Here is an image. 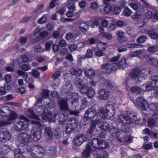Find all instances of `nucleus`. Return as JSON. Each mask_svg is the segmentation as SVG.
<instances>
[{
	"instance_id": "obj_19",
	"label": "nucleus",
	"mask_w": 158,
	"mask_h": 158,
	"mask_svg": "<svg viewBox=\"0 0 158 158\" xmlns=\"http://www.w3.org/2000/svg\"><path fill=\"white\" fill-rule=\"evenodd\" d=\"M84 72L86 75L89 77L90 79H93L95 76V71L92 69H85Z\"/></svg>"
},
{
	"instance_id": "obj_9",
	"label": "nucleus",
	"mask_w": 158,
	"mask_h": 158,
	"mask_svg": "<svg viewBox=\"0 0 158 158\" xmlns=\"http://www.w3.org/2000/svg\"><path fill=\"white\" fill-rule=\"evenodd\" d=\"M93 147L99 149H103L107 148L109 143L105 140L100 139H94L92 141Z\"/></svg>"
},
{
	"instance_id": "obj_15",
	"label": "nucleus",
	"mask_w": 158,
	"mask_h": 158,
	"mask_svg": "<svg viewBox=\"0 0 158 158\" xmlns=\"http://www.w3.org/2000/svg\"><path fill=\"white\" fill-rule=\"evenodd\" d=\"M96 112L93 107L89 108L85 112V117L87 119H91L93 118L96 115Z\"/></svg>"
},
{
	"instance_id": "obj_12",
	"label": "nucleus",
	"mask_w": 158,
	"mask_h": 158,
	"mask_svg": "<svg viewBox=\"0 0 158 158\" xmlns=\"http://www.w3.org/2000/svg\"><path fill=\"white\" fill-rule=\"evenodd\" d=\"M136 104L137 106L144 110H147L149 106L146 101L141 97H139L137 99Z\"/></svg>"
},
{
	"instance_id": "obj_42",
	"label": "nucleus",
	"mask_w": 158,
	"mask_h": 158,
	"mask_svg": "<svg viewBox=\"0 0 158 158\" xmlns=\"http://www.w3.org/2000/svg\"><path fill=\"white\" fill-rule=\"evenodd\" d=\"M87 92V96L90 98H92L95 95V91L92 88H90Z\"/></svg>"
},
{
	"instance_id": "obj_17",
	"label": "nucleus",
	"mask_w": 158,
	"mask_h": 158,
	"mask_svg": "<svg viewBox=\"0 0 158 158\" xmlns=\"http://www.w3.org/2000/svg\"><path fill=\"white\" fill-rule=\"evenodd\" d=\"M143 59L144 61L148 63L154 65L155 64L156 59L152 56L148 55H143Z\"/></svg>"
},
{
	"instance_id": "obj_20",
	"label": "nucleus",
	"mask_w": 158,
	"mask_h": 158,
	"mask_svg": "<svg viewBox=\"0 0 158 158\" xmlns=\"http://www.w3.org/2000/svg\"><path fill=\"white\" fill-rule=\"evenodd\" d=\"M89 27L87 22L82 21L80 22V29L83 33H85L87 31Z\"/></svg>"
},
{
	"instance_id": "obj_11",
	"label": "nucleus",
	"mask_w": 158,
	"mask_h": 158,
	"mask_svg": "<svg viewBox=\"0 0 158 158\" xmlns=\"http://www.w3.org/2000/svg\"><path fill=\"white\" fill-rule=\"evenodd\" d=\"M18 147V148L13 150L15 154V158H25L22 153L28 152L29 150L26 148H25L24 147H21L20 146H19Z\"/></svg>"
},
{
	"instance_id": "obj_5",
	"label": "nucleus",
	"mask_w": 158,
	"mask_h": 158,
	"mask_svg": "<svg viewBox=\"0 0 158 158\" xmlns=\"http://www.w3.org/2000/svg\"><path fill=\"white\" fill-rule=\"evenodd\" d=\"M158 88V76L152 75L149 78L148 85L145 84L141 86V89L144 91H150Z\"/></svg>"
},
{
	"instance_id": "obj_53",
	"label": "nucleus",
	"mask_w": 158,
	"mask_h": 158,
	"mask_svg": "<svg viewBox=\"0 0 158 158\" xmlns=\"http://www.w3.org/2000/svg\"><path fill=\"white\" fill-rule=\"evenodd\" d=\"M142 53V52L141 50L136 51L134 52H132L130 54L131 56L132 57H135L137 56L138 55Z\"/></svg>"
},
{
	"instance_id": "obj_18",
	"label": "nucleus",
	"mask_w": 158,
	"mask_h": 158,
	"mask_svg": "<svg viewBox=\"0 0 158 158\" xmlns=\"http://www.w3.org/2000/svg\"><path fill=\"white\" fill-rule=\"evenodd\" d=\"M11 110L8 106H4L0 109V114L3 117H6L9 114Z\"/></svg>"
},
{
	"instance_id": "obj_44",
	"label": "nucleus",
	"mask_w": 158,
	"mask_h": 158,
	"mask_svg": "<svg viewBox=\"0 0 158 158\" xmlns=\"http://www.w3.org/2000/svg\"><path fill=\"white\" fill-rule=\"evenodd\" d=\"M71 99L73 100L72 103L73 104L74 103L77 102L78 99V94L76 93H73L72 94Z\"/></svg>"
},
{
	"instance_id": "obj_56",
	"label": "nucleus",
	"mask_w": 158,
	"mask_h": 158,
	"mask_svg": "<svg viewBox=\"0 0 158 158\" xmlns=\"http://www.w3.org/2000/svg\"><path fill=\"white\" fill-rule=\"evenodd\" d=\"M79 71V69H77L73 68L70 69V72L72 74L75 75L76 76H78L79 75V73L78 72Z\"/></svg>"
},
{
	"instance_id": "obj_21",
	"label": "nucleus",
	"mask_w": 158,
	"mask_h": 158,
	"mask_svg": "<svg viewBox=\"0 0 158 158\" xmlns=\"http://www.w3.org/2000/svg\"><path fill=\"white\" fill-rule=\"evenodd\" d=\"M140 71L138 69H134L130 73L131 77L132 79H138L139 77Z\"/></svg>"
},
{
	"instance_id": "obj_58",
	"label": "nucleus",
	"mask_w": 158,
	"mask_h": 158,
	"mask_svg": "<svg viewBox=\"0 0 158 158\" xmlns=\"http://www.w3.org/2000/svg\"><path fill=\"white\" fill-rule=\"evenodd\" d=\"M41 9L39 8L38 10H35L33 13V15L34 18L36 19L38 16L41 13Z\"/></svg>"
},
{
	"instance_id": "obj_48",
	"label": "nucleus",
	"mask_w": 158,
	"mask_h": 158,
	"mask_svg": "<svg viewBox=\"0 0 158 158\" xmlns=\"http://www.w3.org/2000/svg\"><path fill=\"white\" fill-rule=\"evenodd\" d=\"M76 36L75 35L71 33H68L66 35V38L68 40L71 39H74L76 38Z\"/></svg>"
},
{
	"instance_id": "obj_49",
	"label": "nucleus",
	"mask_w": 158,
	"mask_h": 158,
	"mask_svg": "<svg viewBox=\"0 0 158 158\" xmlns=\"http://www.w3.org/2000/svg\"><path fill=\"white\" fill-rule=\"evenodd\" d=\"M147 122L148 126L150 127L154 126L156 123L155 120L152 118H148Z\"/></svg>"
},
{
	"instance_id": "obj_27",
	"label": "nucleus",
	"mask_w": 158,
	"mask_h": 158,
	"mask_svg": "<svg viewBox=\"0 0 158 158\" xmlns=\"http://www.w3.org/2000/svg\"><path fill=\"white\" fill-rule=\"evenodd\" d=\"M103 1L104 3L106 6L104 7V11L105 13L108 14L110 12L111 10V6L109 1Z\"/></svg>"
},
{
	"instance_id": "obj_28",
	"label": "nucleus",
	"mask_w": 158,
	"mask_h": 158,
	"mask_svg": "<svg viewBox=\"0 0 158 158\" xmlns=\"http://www.w3.org/2000/svg\"><path fill=\"white\" fill-rule=\"evenodd\" d=\"M149 108L152 110L154 111V115L158 114V105L157 104L152 103L149 106Z\"/></svg>"
},
{
	"instance_id": "obj_37",
	"label": "nucleus",
	"mask_w": 158,
	"mask_h": 158,
	"mask_svg": "<svg viewBox=\"0 0 158 158\" xmlns=\"http://www.w3.org/2000/svg\"><path fill=\"white\" fill-rule=\"evenodd\" d=\"M45 134L50 138L52 137V133L51 128L49 127H46L44 129Z\"/></svg>"
},
{
	"instance_id": "obj_24",
	"label": "nucleus",
	"mask_w": 158,
	"mask_h": 158,
	"mask_svg": "<svg viewBox=\"0 0 158 158\" xmlns=\"http://www.w3.org/2000/svg\"><path fill=\"white\" fill-rule=\"evenodd\" d=\"M78 122V120L76 119V118H71L68 121V125L73 127V128H76L77 126Z\"/></svg>"
},
{
	"instance_id": "obj_51",
	"label": "nucleus",
	"mask_w": 158,
	"mask_h": 158,
	"mask_svg": "<svg viewBox=\"0 0 158 158\" xmlns=\"http://www.w3.org/2000/svg\"><path fill=\"white\" fill-rule=\"evenodd\" d=\"M116 35L120 39H123L125 37V34L124 32L121 30L117 31L116 33Z\"/></svg>"
},
{
	"instance_id": "obj_14",
	"label": "nucleus",
	"mask_w": 158,
	"mask_h": 158,
	"mask_svg": "<svg viewBox=\"0 0 158 158\" xmlns=\"http://www.w3.org/2000/svg\"><path fill=\"white\" fill-rule=\"evenodd\" d=\"M98 98L100 99L107 100L110 94V92L107 89H101L98 90Z\"/></svg>"
},
{
	"instance_id": "obj_34",
	"label": "nucleus",
	"mask_w": 158,
	"mask_h": 158,
	"mask_svg": "<svg viewBox=\"0 0 158 158\" xmlns=\"http://www.w3.org/2000/svg\"><path fill=\"white\" fill-rule=\"evenodd\" d=\"M132 13V11L128 7H127L125 8L122 13V14L123 15L127 17H128L131 16Z\"/></svg>"
},
{
	"instance_id": "obj_8",
	"label": "nucleus",
	"mask_w": 158,
	"mask_h": 158,
	"mask_svg": "<svg viewBox=\"0 0 158 158\" xmlns=\"http://www.w3.org/2000/svg\"><path fill=\"white\" fill-rule=\"evenodd\" d=\"M44 149L41 146L36 145L33 147L30 151L31 156L35 158H41L44 155Z\"/></svg>"
},
{
	"instance_id": "obj_1",
	"label": "nucleus",
	"mask_w": 158,
	"mask_h": 158,
	"mask_svg": "<svg viewBox=\"0 0 158 158\" xmlns=\"http://www.w3.org/2000/svg\"><path fill=\"white\" fill-rule=\"evenodd\" d=\"M29 116L31 118L35 120L31 121V123L33 127V132L32 133L33 139L35 141H37L39 140L41 137L42 129V125L39 121L40 120L38 116L36 115L33 110L29 111ZM31 132H32L31 131Z\"/></svg>"
},
{
	"instance_id": "obj_47",
	"label": "nucleus",
	"mask_w": 158,
	"mask_h": 158,
	"mask_svg": "<svg viewBox=\"0 0 158 158\" xmlns=\"http://www.w3.org/2000/svg\"><path fill=\"white\" fill-rule=\"evenodd\" d=\"M99 121L98 120H94L92 122L90 125V131L93 132L94 130L95 129L96 125L97 123L98 124Z\"/></svg>"
},
{
	"instance_id": "obj_32",
	"label": "nucleus",
	"mask_w": 158,
	"mask_h": 158,
	"mask_svg": "<svg viewBox=\"0 0 158 158\" xmlns=\"http://www.w3.org/2000/svg\"><path fill=\"white\" fill-rule=\"evenodd\" d=\"M88 91V87L85 84H83L80 82V91L81 94H85Z\"/></svg>"
},
{
	"instance_id": "obj_59",
	"label": "nucleus",
	"mask_w": 158,
	"mask_h": 158,
	"mask_svg": "<svg viewBox=\"0 0 158 158\" xmlns=\"http://www.w3.org/2000/svg\"><path fill=\"white\" fill-rule=\"evenodd\" d=\"M67 43H66V41L63 39H61L59 41L58 43V45L60 47H65Z\"/></svg>"
},
{
	"instance_id": "obj_43",
	"label": "nucleus",
	"mask_w": 158,
	"mask_h": 158,
	"mask_svg": "<svg viewBox=\"0 0 158 158\" xmlns=\"http://www.w3.org/2000/svg\"><path fill=\"white\" fill-rule=\"evenodd\" d=\"M97 47L99 49L103 51L107 47L106 43L99 42L97 45Z\"/></svg>"
},
{
	"instance_id": "obj_6",
	"label": "nucleus",
	"mask_w": 158,
	"mask_h": 158,
	"mask_svg": "<svg viewBox=\"0 0 158 158\" xmlns=\"http://www.w3.org/2000/svg\"><path fill=\"white\" fill-rule=\"evenodd\" d=\"M31 136L27 133L22 132L19 134L17 137V141L21 145L27 148V145L31 142L32 141Z\"/></svg>"
},
{
	"instance_id": "obj_52",
	"label": "nucleus",
	"mask_w": 158,
	"mask_h": 158,
	"mask_svg": "<svg viewBox=\"0 0 158 158\" xmlns=\"http://www.w3.org/2000/svg\"><path fill=\"white\" fill-rule=\"evenodd\" d=\"M147 39V37L145 35L140 36L137 40V41L139 43H143Z\"/></svg>"
},
{
	"instance_id": "obj_2",
	"label": "nucleus",
	"mask_w": 158,
	"mask_h": 158,
	"mask_svg": "<svg viewBox=\"0 0 158 158\" xmlns=\"http://www.w3.org/2000/svg\"><path fill=\"white\" fill-rule=\"evenodd\" d=\"M118 119L124 125L129 126L135 121L137 124L143 125L146 123L145 118L142 119V122H141L140 119H137L136 114L133 112H128L127 115H119Z\"/></svg>"
},
{
	"instance_id": "obj_26",
	"label": "nucleus",
	"mask_w": 158,
	"mask_h": 158,
	"mask_svg": "<svg viewBox=\"0 0 158 158\" xmlns=\"http://www.w3.org/2000/svg\"><path fill=\"white\" fill-rule=\"evenodd\" d=\"M92 152L91 148L89 144H87L85 150L82 153V155L85 158H87L89 157Z\"/></svg>"
},
{
	"instance_id": "obj_41",
	"label": "nucleus",
	"mask_w": 158,
	"mask_h": 158,
	"mask_svg": "<svg viewBox=\"0 0 158 158\" xmlns=\"http://www.w3.org/2000/svg\"><path fill=\"white\" fill-rule=\"evenodd\" d=\"M1 150L2 153L6 154L9 151L10 149L9 146L5 145H3L1 147Z\"/></svg>"
},
{
	"instance_id": "obj_57",
	"label": "nucleus",
	"mask_w": 158,
	"mask_h": 158,
	"mask_svg": "<svg viewBox=\"0 0 158 158\" xmlns=\"http://www.w3.org/2000/svg\"><path fill=\"white\" fill-rule=\"evenodd\" d=\"M48 153L51 155H53L56 152V148L55 147H50Z\"/></svg>"
},
{
	"instance_id": "obj_50",
	"label": "nucleus",
	"mask_w": 158,
	"mask_h": 158,
	"mask_svg": "<svg viewBox=\"0 0 158 158\" xmlns=\"http://www.w3.org/2000/svg\"><path fill=\"white\" fill-rule=\"evenodd\" d=\"M46 103H47L46 105L50 108H53L55 106V104L52 100L48 99V101H47Z\"/></svg>"
},
{
	"instance_id": "obj_46",
	"label": "nucleus",
	"mask_w": 158,
	"mask_h": 158,
	"mask_svg": "<svg viewBox=\"0 0 158 158\" xmlns=\"http://www.w3.org/2000/svg\"><path fill=\"white\" fill-rule=\"evenodd\" d=\"M101 36L102 37L106 38L108 40H110L113 37L112 34L108 33H102Z\"/></svg>"
},
{
	"instance_id": "obj_16",
	"label": "nucleus",
	"mask_w": 158,
	"mask_h": 158,
	"mask_svg": "<svg viewBox=\"0 0 158 158\" xmlns=\"http://www.w3.org/2000/svg\"><path fill=\"white\" fill-rule=\"evenodd\" d=\"M58 102L61 110H69L68 104L65 99L63 98H59L58 100Z\"/></svg>"
},
{
	"instance_id": "obj_30",
	"label": "nucleus",
	"mask_w": 158,
	"mask_h": 158,
	"mask_svg": "<svg viewBox=\"0 0 158 158\" xmlns=\"http://www.w3.org/2000/svg\"><path fill=\"white\" fill-rule=\"evenodd\" d=\"M148 34L152 39L156 40H158V33L155 31H149L148 32Z\"/></svg>"
},
{
	"instance_id": "obj_40",
	"label": "nucleus",
	"mask_w": 158,
	"mask_h": 158,
	"mask_svg": "<svg viewBox=\"0 0 158 158\" xmlns=\"http://www.w3.org/2000/svg\"><path fill=\"white\" fill-rule=\"evenodd\" d=\"M11 123V122L8 119L7 120H5L2 119H0V127H5Z\"/></svg>"
},
{
	"instance_id": "obj_33",
	"label": "nucleus",
	"mask_w": 158,
	"mask_h": 158,
	"mask_svg": "<svg viewBox=\"0 0 158 158\" xmlns=\"http://www.w3.org/2000/svg\"><path fill=\"white\" fill-rule=\"evenodd\" d=\"M73 148L75 150H77L79 146V136L77 135L73 139Z\"/></svg>"
},
{
	"instance_id": "obj_61",
	"label": "nucleus",
	"mask_w": 158,
	"mask_h": 158,
	"mask_svg": "<svg viewBox=\"0 0 158 158\" xmlns=\"http://www.w3.org/2000/svg\"><path fill=\"white\" fill-rule=\"evenodd\" d=\"M141 16V14L140 12H137L135 14L132 15L131 17L133 19L136 20L140 18Z\"/></svg>"
},
{
	"instance_id": "obj_64",
	"label": "nucleus",
	"mask_w": 158,
	"mask_h": 158,
	"mask_svg": "<svg viewBox=\"0 0 158 158\" xmlns=\"http://www.w3.org/2000/svg\"><path fill=\"white\" fill-rule=\"evenodd\" d=\"M47 17L44 15L39 19L38 22L40 24L43 23L47 21Z\"/></svg>"
},
{
	"instance_id": "obj_39",
	"label": "nucleus",
	"mask_w": 158,
	"mask_h": 158,
	"mask_svg": "<svg viewBox=\"0 0 158 158\" xmlns=\"http://www.w3.org/2000/svg\"><path fill=\"white\" fill-rule=\"evenodd\" d=\"M131 91L132 93L139 94L141 92V89L139 87L134 86L131 88Z\"/></svg>"
},
{
	"instance_id": "obj_55",
	"label": "nucleus",
	"mask_w": 158,
	"mask_h": 158,
	"mask_svg": "<svg viewBox=\"0 0 158 158\" xmlns=\"http://www.w3.org/2000/svg\"><path fill=\"white\" fill-rule=\"evenodd\" d=\"M87 104V102L86 98L82 100L81 104L80 107V109L82 110L85 108Z\"/></svg>"
},
{
	"instance_id": "obj_38",
	"label": "nucleus",
	"mask_w": 158,
	"mask_h": 158,
	"mask_svg": "<svg viewBox=\"0 0 158 158\" xmlns=\"http://www.w3.org/2000/svg\"><path fill=\"white\" fill-rule=\"evenodd\" d=\"M149 73V71L148 69H143L141 71V74L142 77L144 78H147Z\"/></svg>"
},
{
	"instance_id": "obj_29",
	"label": "nucleus",
	"mask_w": 158,
	"mask_h": 158,
	"mask_svg": "<svg viewBox=\"0 0 158 158\" xmlns=\"http://www.w3.org/2000/svg\"><path fill=\"white\" fill-rule=\"evenodd\" d=\"M102 69H105L106 72L108 73L112 71V67L111 64L109 63L105 64L102 65Z\"/></svg>"
},
{
	"instance_id": "obj_23",
	"label": "nucleus",
	"mask_w": 158,
	"mask_h": 158,
	"mask_svg": "<svg viewBox=\"0 0 158 158\" xmlns=\"http://www.w3.org/2000/svg\"><path fill=\"white\" fill-rule=\"evenodd\" d=\"M105 85L112 89H115L117 88L116 84L113 82L109 80H106L104 82Z\"/></svg>"
},
{
	"instance_id": "obj_35",
	"label": "nucleus",
	"mask_w": 158,
	"mask_h": 158,
	"mask_svg": "<svg viewBox=\"0 0 158 158\" xmlns=\"http://www.w3.org/2000/svg\"><path fill=\"white\" fill-rule=\"evenodd\" d=\"M148 50L151 53H155L158 50V46L156 45L150 46L148 48Z\"/></svg>"
},
{
	"instance_id": "obj_45",
	"label": "nucleus",
	"mask_w": 158,
	"mask_h": 158,
	"mask_svg": "<svg viewBox=\"0 0 158 158\" xmlns=\"http://www.w3.org/2000/svg\"><path fill=\"white\" fill-rule=\"evenodd\" d=\"M9 114L10 115V116L7 119L11 122L12 121L15 119L17 114L15 112H11V111Z\"/></svg>"
},
{
	"instance_id": "obj_7",
	"label": "nucleus",
	"mask_w": 158,
	"mask_h": 158,
	"mask_svg": "<svg viewBox=\"0 0 158 158\" xmlns=\"http://www.w3.org/2000/svg\"><path fill=\"white\" fill-rule=\"evenodd\" d=\"M20 120L15 125V130L18 131L26 130L29 126V120L23 115L20 116Z\"/></svg>"
},
{
	"instance_id": "obj_10",
	"label": "nucleus",
	"mask_w": 158,
	"mask_h": 158,
	"mask_svg": "<svg viewBox=\"0 0 158 158\" xmlns=\"http://www.w3.org/2000/svg\"><path fill=\"white\" fill-rule=\"evenodd\" d=\"M103 115L104 114L105 116H108L110 117L113 116L115 113V108L112 104L107 105L105 110H101Z\"/></svg>"
},
{
	"instance_id": "obj_36",
	"label": "nucleus",
	"mask_w": 158,
	"mask_h": 158,
	"mask_svg": "<svg viewBox=\"0 0 158 158\" xmlns=\"http://www.w3.org/2000/svg\"><path fill=\"white\" fill-rule=\"evenodd\" d=\"M33 49L35 51L40 53L42 52L45 51L44 49L42 48L40 44L34 46Z\"/></svg>"
},
{
	"instance_id": "obj_22",
	"label": "nucleus",
	"mask_w": 158,
	"mask_h": 158,
	"mask_svg": "<svg viewBox=\"0 0 158 158\" xmlns=\"http://www.w3.org/2000/svg\"><path fill=\"white\" fill-rule=\"evenodd\" d=\"M92 132L90 131L87 132L86 136V135H81V136H80V143H81V144L86 140H89L91 138Z\"/></svg>"
},
{
	"instance_id": "obj_31",
	"label": "nucleus",
	"mask_w": 158,
	"mask_h": 158,
	"mask_svg": "<svg viewBox=\"0 0 158 158\" xmlns=\"http://www.w3.org/2000/svg\"><path fill=\"white\" fill-rule=\"evenodd\" d=\"M52 114L51 112H46L45 110L44 111L42 114V118L43 119L46 120L50 118Z\"/></svg>"
},
{
	"instance_id": "obj_3",
	"label": "nucleus",
	"mask_w": 158,
	"mask_h": 158,
	"mask_svg": "<svg viewBox=\"0 0 158 158\" xmlns=\"http://www.w3.org/2000/svg\"><path fill=\"white\" fill-rule=\"evenodd\" d=\"M98 125L99 127L101 129L102 131L106 132H110L112 131L113 133L111 132V135L113 137L115 138L120 142H122V140L119 138V136L120 135V131L118 129L117 126H112L113 129L110 127L108 123L105 122H100L98 123Z\"/></svg>"
},
{
	"instance_id": "obj_60",
	"label": "nucleus",
	"mask_w": 158,
	"mask_h": 158,
	"mask_svg": "<svg viewBox=\"0 0 158 158\" xmlns=\"http://www.w3.org/2000/svg\"><path fill=\"white\" fill-rule=\"evenodd\" d=\"M71 84L68 83L65 84L63 87V89L65 90V92H67L69 91L70 90L71 87Z\"/></svg>"
},
{
	"instance_id": "obj_25",
	"label": "nucleus",
	"mask_w": 158,
	"mask_h": 158,
	"mask_svg": "<svg viewBox=\"0 0 158 158\" xmlns=\"http://www.w3.org/2000/svg\"><path fill=\"white\" fill-rule=\"evenodd\" d=\"M119 64L120 68L122 69L127 67L129 66V64L127 62L126 59L124 57H122L121 59Z\"/></svg>"
},
{
	"instance_id": "obj_62",
	"label": "nucleus",
	"mask_w": 158,
	"mask_h": 158,
	"mask_svg": "<svg viewBox=\"0 0 158 158\" xmlns=\"http://www.w3.org/2000/svg\"><path fill=\"white\" fill-rule=\"evenodd\" d=\"M22 69L24 71H27L31 69V66L27 64H25L22 65L21 67Z\"/></svg>"
},
{
	"instance_id": "obj_63",
	"label": "nucleus",
	"mask_w": 158,
	"mask_h": 158,
	"mask_svg": "<svg viewBox=\"0 0 158 158\" xmlns=\"http://www.w3.org/2000/svg\"><path fill=\"white\" fill-rule=\"evenodd\" d=\"M31 73L33 76L36 78L38 77L40 74V73L39 71L34 69L32 70Z\"/></svg>"
},
{
	"instance_id": "obj_4",
	"label": "nucleus",
	"mask_w": 158,
	"mask_h": 158,
	"mask_svg": "<svg viewBox=\"0 0 158 158\" xmlns=\"http://www.w3.org/2000/svg\"><path fill=\"white\" fill-rule=\"evenodd\" d=\"M98 125L99 127L101 129L102 131L106 132H110L112 131L113 133L111 132V135L113 137L115 138L120 142H122V140L119 138V136L120 135V131L118 129L117 126H112L113 129L110 127L108 123L105 122H100L98 123Z\"/></svg>"
},
{
	"instance_id": "obj_54",
	"label": "nucleus",
	"mask_w": 158,
	"mask_h": 158,
	"mask_svg": "<svg viewBox=\"0 0 158 158\" xmlns=\"http://www.w3.org/2000/svg\"><path fill=\"white\" fill-rule=\"evenodd\" d=\"M75 128H73V127L68 125L66 127L65 132L67 134H69L72 131H73Z\"/></svg>"
},
{
	"instance_id": "obj_13",
	"label": "nucleus",
	"mask_w": 158,
	"mask_h": 158,
	"mask_svg": "<svg viewBox=\"0 0 158 158\" xmlns=\"http://www.w3.org/2000/svg\"><path fill=\"white\" fill-rule=\"evenodd\" d=\"M11 138V135L9 131H2L0 132V142L4 143L9 140Z\"/></svg>"
}]
</instances>
